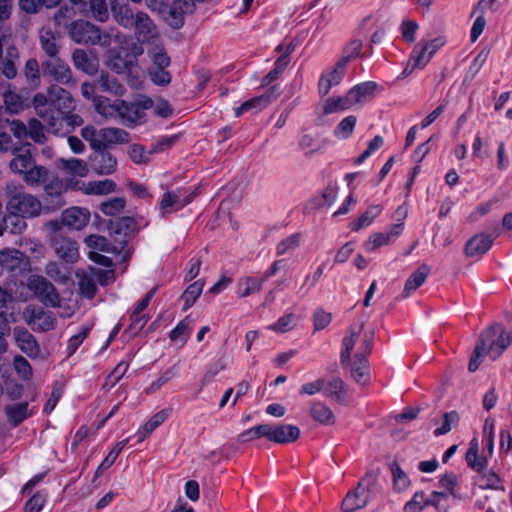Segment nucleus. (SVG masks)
<instances>
[{
    "instance_id": "obj_47",
    "label": "nucleus",
    "mask_w": 512,
    "mask_h": 512,
    "mask_svg": "<svg viewBox=\"0 0 512 512\" xmlns=\"http://www.w3.org/2000/svg\"><path fill=\"white\" fill-rule=\"evenodd\" d=\"M433 56L428 53L426 49H424L423 45L420 43L413 49L411 54L409 65L412 66V69H422L424 68Z\"/></svg>"
},
{
    "instance_id": "obj_13",
    "label": "nucleus",
    "mask_w": 512,
    "mask_h": 512,
    "mask_svg": "<svg viewBox=\"0 0 512 512\" xmlns=\"http://www.w3.org/2000/svg\"><path fill=\"white\" fill-rule=\"evenodd\" d=\"M25 182L32 186L43 185L46 189L54 188L57 177L44 166L32 165L24 176Z\"/></svg>"
},
{
    "instance_id": "obj_51",
    "label": "nucleus",
    "mask_w": 512,
    "mask_h": 512,
    "mask_svg": "<svg viewBox=\"0 0 512 512\" xmlns=\"http://www.w3.org/2000/svg\"><path fill=\"white\" fill-rule=\"evenodd\" d=\"M362 47L363 43L360 39H352L343 48V54L339 60L347 65L352 59L361 56Z\"/></svg>"
},
{
    "instance_id": "obj_45",
    "label": "nucleus",
    "mask_w": 512,
    "mask_h": 512,
    "mask_svg": "<svg viewBox=\"0 0 512 512\" xmlns=\"http://www.w3.org/2000/svg\"><path fill=\"white\" fill-rule=\"evenodd\" d=\"M203 287L204 282L202 280H197L188 286L181 296L184 301L183 310L189 309L195 303L196 299L201 295Z\"/></svg>"
},
{
    "instance_id": "obj_36",
    "label": "nucleus",
    "mask_w": 512,
    "mask_h": 512,
    "mask_svg": "<svg viewBox=\"0 0 512 512\" xmlns=\"http://www.w3.org/2000/svg\"><path fill=\"white\" fill-rule=\"evenodd\" d=\"M271 94L267 95H261L258 97H254L250 100L245 101L242 103L239 107L235 109V116L239 117L244 112L252 111V112H258L265 107L268 106L270 103Z\"/></svg>"
},
{
    "instance_id": "obj_34",
    "label": "nucleus",
    "mask_w": 512,
    "mask_h": 512,
    "mask_svg": "<svg viewBox=\"0 0 512 512\" xmlns=\"http://www.w3.org/2000/svg\"><path fill=\"white\" fill-rule=\"evenodd\" d=\"M324 395L328 398L343 403L346 397V385L340 378H332L329 381L325 380L323 388Z\"/></svg>"
},
{
    "instance_id": "obj_26",
    "label": "nucleus",
    "mask_w": 512,
    "mask_h": 512,
    "mask_svg": "<svg viewBox=\"0 0 512 512\" xmlns=\"http://www.w3.org/2000/svg\"><path fill=\"white\" fill-rule=\"evenodd\" d=\"M121 100L111 101L105 97H96L94 99L95 110L105 118H119L121 113Z\"/></svg>"
},
{
    "instance_id": "obj_59",
    "label": "nucleus",
    "mask_w": 512,
    "mask_h": 512,
    "mask_svg": "<svg viewBox=\"0 0 512 512\" xmlns=\"http://www.w3.org/2000/svg\"><path fill=\"white\" fill-rule=\"evenodd\" d=\"M130 159L136 164L148 163L151 159L152 150L147 151L144 146L140 144H132L128 150Z\"/></svg>"
},
{
    "instance_id": "obj_17",
    "label": "nucleus",
    "mask_w": 512,
    "mask_h": 512,
    "mask_svg": "<svg viewBox=\"0 0 512 512\" xmlns=\"http://www.w3.org/2000/svg\"><path fill=\"white\" fill-rule=\"evenodd\" d=\"M403 231V223L392 225L388 231L373 233L365 243L367 251H373L381 246L392 243Z\"/></svg>"
},
{
    "instance_id": "obj_33",
    "label": "nucleus",
    "mask_w": 512,
    "mask_h": 512,
    "mask_svg": "<svg viewBox=\"0 0 512 512\" xmlns=\"http://www.w3.org/2000/svg\"><path fill=\"white\" fill-rule=\"evenodd\" d=\"M479 444L477 439H472L466 452V462L469 467L478 473L482 472L487 466V459L478 455Z\"/></svg>"
},
{
    "instance_id": "obj_43",
    "label": "nucleus",
    "mask_w": 512,
    "mask_h": 512,
    "mask_svg": "<svg viewBox=\"0 0 512 512\" xmlns=\"http://www.w3.org/2000/svg\"><path fill=\"white\" fill-rule=\"evenodd\" d=\"M169 416V410L163 409L154 414L143 426V431L139 432V442L143 441L155 429H157Z\"/></svg>"
},
{
    "instance_id": "obj_48",
    "label": "nucleus",
    "mask_w": 512,
    "mask_h": 512,
    "mask_svg": "<svg viewBox=\"0 0 512 512\" xmlns=\"http://www.w3.org/2000/svg\"><path fill=\"white\" fill-rule=\"evenodd\" d=\"M24 75L29 85L37 87L40 85V69L39 63L35 58H30L26 61L24 66Z\"/></svg>"
},
{
    "instance_id": "obj_52",
    "label": "nucleus",
    "mask_w": 512,
    "mask_h": 512,
    "mask_svg": "<svg viewBox=\"0 0 512 512\" xmlns=\"http://www.w3.org/2000/svg\"><path fill=\"white\" fill-rule=\"evenodd\" d=\"M300 242H301V234L300 233H295V234H292V235L286 237L285 239H283L282 241H280L277 244V247H276L277 255H286V254L292 253L300 245Z\"/></svg>"
},
{
    "instance_id": "obj_49",
    "label": "nucleus",
    "mask_w": 512,
    "mask_h": 512,
    "mask_svg": "<svg viewBox=\"0 0 512 512\" xmlns=\"http://www.w3.org/2000/svg\"><path fill=\"white\" fill-rule=\"evenodd\" d=\"M61 167L68 170L70 173L84 177L88 173L87 164L85 161L77 158L60 159Z\"/></svg>"
},
{
    "instance_id": "obj_5",
    "label": "nucleus",
    "mask_w": 512,
    "mask_h": 512,
    "mask_svg": "<svg viewBox=\"0 0 512 512\" xmlns=\"http://www.w3.org/2000/svg\"><path fill=\"white\" fill-rule=\"evenodd\" d=\"M8 209L15 215L35 217L42 212V201L33 194H13Z\"/></svg>"
},
{
    "instance_id": "obj_25",
    "label": "nucleus",
    "mask_w": 512,
    "mask_h": 512,
    "mask_svg": "<svg viewBox=\"0 0 512 512\" xmlns=\"http://www.w3.org/2000/svg\"><path fill=\"white\" fill-rule=\"evenodd\" d=\"M13 152V159L9 162V167L12 172L17 174H23L25 176L26 171L34 164L33 157L29 149L23 150L22 148H16Z\"/></svg>"
},
{
    "instance_id": "obj_53",
    "label": "nucleus",
    "mask_w": 512,
    "mask_h": 512,
    "mask_svg": "<svg viewBox=\"0 0 512 512\" xmlns=\"http://www.w3.org/2000/svg\"><path fill=\"white\" fill-rule=\"evenodd\" d=\"M128 440H122L118 442L113 449L109 452V454L105 457V459L98 466L95 476H100L105 470H107L116 460L118 455L121 453Z\"/></svg>"
},
{
    "instance_id": "obj_16",
    "label": "nucleus",
    "mask_w": 512,
    "mask_h": 512,
    "mask_svg": "<svg viewBox=\"0 0 512 512\" xmlns=\"http://www.w3.org/2000/svg\"><path fill=\"white\" fill-rule=\"evenodd\" d=\"M349 370L351 378L358 384L366 385L370 380L369 363L362 353H357L354 360L349 359L348 367H343Z\"/></svg>"
},
{
    "instance_id": "obj_6",
    "label": "nucleus",
    "mask_w": 512,
    "mask_h": 512,
    "mask_svg": "<svg viewBox=\"0 0 512 512\" xmlns=\"http://www.w3.org/2000/svg\"><path fill=\"white\" fill-rule=\"evenodd\" d=\"M28 288L46 306L57 307L60 305V297L54 285L46 278L32 275L28 278Z\"/></svg>"
},
{
    "instance_id": "obj_11",
    "label": "nucleus",
    "mask_w": 512,
    "mask_h": 512,
    "mask_svg": "<svg viewBox=\"0 0 512 512\" xmlns=\"http://www.w3.org/2000/svg\"><path fill=\"white\" fill-rule=\"evenodd\" d=\"M502 0H480L477 6L471 12V17H476L471 28L470 40L475 42L484 31L486 19L484 12L486 9H492L496 4H500ZM508 2V0H504Z\"/></svg>"
},
{
    "instance_id": "obj_22",
    "label": "nucleus",
    "mask_w": 512,
    "mask_h": 512,
    "mask_svg": "<svg viewBox=\"0 0 512 512\" xmlns=\"http://www.w3.org/2000/svg\"><path fill=\"white\" fill-rule=\"evenodd\" d=\"M55 252L59 258L68 262L74 263L79 257L78 245L75 241L69 238H57L54 241Z\"/></svg>"
},
{
    "instance_id": "obj_31",
    "label": "nucleus",
    "mask_w": 512,
    "mask_h": 512,
    "mask_svg": "<svg viewBox=\"0 0 512 512\" xmlns=\"http://www.w3.org/2000/svg\"><path fill=\"white\" fill-rule=\"evenodd\" d=\"M377 88V84L372 81L364 82L354 86L349 90L348 97L352 104L366 101L371 97Z\"/></svg>"
},
{
    "instance_id": "obj_35",
    "label": "nucleus",
    "mask_w": 512,
    "mask_h": 512,
    "mask_svg": "<svg viewBox=\"0 0 512 512\" xmlns=\"http://www.w3.org/2000/svg\"><path fill=\"white\" fill-rule=\"evenodd\" d=\"M191 201L192 198L190 196L180 199L178 194H163L160 202V209L163 214L171 213L181 209Z\"/></svg>"
},
{
    "instance_id": "obj_29",
    "label": "nucleus",
    "mask_w": 512,
    "mask_h": 512,
    "mask_svg": "<svg viewBox=\"0 0 512 512\" xmlns=\"http://www.w3.org/2000/svg\"><path fill=\"white\" fill-rule=\"evenodd\" d=\"M309 412L313 420L322 425L335 424V416L333 411L321 401L313 402L310 406Z\"/></svg>"
},
{
    "instance_id": "obj_56",
    "label": "nucleus",
    "mask_w": 512,
    "mask_h": 512,
    "mask_svg": "<svg viewBox=\"0 0 512 512\" xmlns=\"http://www.w3.org/2000/svg\"><path fill=\"white\" fill-rule=\"evenodd\" d=\"M27 137H30L34 142L43 144L46 141L44 133V125L36 118L29 120L27 125Z\"/></svg>"
},
{
    "instance_id": "obj_19",
    "label": "nucleus",
    "mask_w": 512,
    "mask_h": 512,
    "mask_svg": "<svg viewBox=\"0 0 512 512\" xmlns=\"http://www.w3.org/2000/svg\"><path fill=\"white\" fill-rule=\"evenodd\" d=\"M90 214L86 209L72 207L62 213V223L72 229L80 230L89 222Z\"/></svg>"
},
{
    "instance_id": "obj_24",
    "label": "nucleus",
    "mask_w": 512,
    "mask_h": 512,
    "mask_svg": "<svg viewBox=\"0 0 512 512\" xmlns=\"http://www.w3.org/2000/svg\"><path fill=\"white\" fill-rule=\"evenodd\" d=\"M492 243L493 239L489 235L477 234L466 243L465 253L470 257L481 256L491 248Z\"/></svg>"
},
{
    "instance_id": "obj_12",
    "label": "nucleus",
    "mask_w": 512,
    "mask_h": 512,
    "mask_svg": "<svg viewBox=\"0 0 512 512\" xmlns=\"http://www.w3.org/2000/svg\"><path fill=\"white\" fill-rule=\"evenodd\" d=\"M345 69L346 64L338 60L331 69L322 73L318 83V90L321 96H326L333 86L338 85L342 81Z\"/></svg>"
},
{
    "instance_id": "obj_20",
    "label": "nucleus",
    "mask_w": 512,
    "mask_h": 512,
    "mask_svg": "<svg viewBox=\"0 0 512 512\" xmlns=\"http://www.w3.org/2000/svg\"><path fill=\"white\" fill-rule=\"evenodd\" d=\"M99 136L101 148H107L108 146L116 144H125L130 141V135L127 131L115 127L100 129Z\"/></svg>"
},
{
    "instance_id": "obj_57",
    "label": "nucleus",
    "mask_w": 512,
    "mask_h": 512,
    "mask_svg": "<svg viewBox=\"0 0 512 512\" xmlns=\"http://www.w3.org/2000/svg\"><path fill=\"white\" fill-rule=\"evenodd\" d=\"M475 484L481 489H498L500 487V479L493 472H480L475 478Z\"/></svg>"
},
{
    "instance_id": "obj_8",
    "label": "nucleus",
    "mask_w": 512,
    "mask_h": 512,
    "mask_svg": "<svg viewBox=\"0 0 512 512\" xmlns=\"http://www.w3.org/2000/svg\"><path fill=\"white\" fill-rule=\"evenodd\" d=\"M133 27L135 36L140 42H151L158 37L156 25L145 12L139 11L135 14Z\"/></svg>"
},
{
    "instance_id": "obj_38",
    "label": "nucleus",
    "mask_w": 512,
    "mask_h": 512,
    "mask_svg": "<svg viewBox=\"0 0 512 512\" xmlns=\"http://www.w3.org/2000/svg\"><path fill=\"white\" fill-rule=\"evenodd\" d=\"M58 118H60L59 128L57 130H48L53 134H64L70 132L76 126H80L83 122L82 118L73 113V111L62 113L61 115H58Z\"/></svg>"
},
{
    "instance_id": "obj_30",
    "label": "nucleus",
    "mask_w": 512,
    "mask_h": 512,
    "mask_svg": "<svg viewBox=\"0 0 512 512\" xmlns=\"http://www.w3.org/2000/svg\"><path fill=\"white\" fill-rule=\"evenodd\" d=\"M24 256L18 250H4L0 252V265L7 271L14 272L21 269Z\"/></svg>"
},
{
    "instance_id": "obj_46",
    "label": "nucleus",
    "mask_w": 512,
    "mask_h": 512,
    "mask_svg": "<svg viewBox=\"0 0 512 512\" xmlns=\"http://www.w3.org/2000/svg\"><path fill=\"white\" fill-rule=\"evenodd\" d=\"M353 104L350 102L348 94L345 97H331L325 100L323 104V113L331 114L350 108Z\"/></svg>"
},
{
    "instance_id": "obj_39",
    "label": "nucleus",
    "mask_w": 512,
    "mask_h": 512,
    "mask_svg": "<svg viewBox=\"0 0 512 512\" xmlns=\"http://www.w3.org/2000/svg\"><path fill=\"white\" fill-rule=\"evenodd\" d=\"M136 222L134 219L130 217H123L117 220L115 223H112L111 230L117 234L122 235L123 237L118 240L119 244H126L128 241V236L133 233L135 230Z\"/></svg>"
},
{
    "instance_id": "obj_55",
    "label": "nucleus",
    "mask_w": 512,
    "mask_h": 512,
    "mask_svg": "<svg viewBox=\"0 0 512 512\" xmlns=\"http://www.w3.org/2000/svg\"><path fill=\"white\" fill-rule=\"evenodd\" d=\"M59 3V0H19L20 8L26 13H37L43 6L51 8Z\"/></svg>"
},
{
    "instance_id": "obj_37",
    "label": "nucleus",
    "mask_w": 512,
    "mask_h": 512,
    "mask_svg": "<svg viewBox=\"0 0 512 512\" xmlns=\"http://www.w3.org/2000/svg\"><path fill=\"white\" fill-rule=\"evenodd\" d=\"M382 212V206L381 205H371L367 208V210L360 215V217L350 223L349 227L353 231H359L362 228H365L374 221L375 218H377L380 213Z\"/></svg>"
},
{
    "instance_id": "obj_63",
    "label": "nucleus",
    "mask_w": 512,
    "mask_h": 512,
    "mask_svg": "<svg viewBox=\"0 0 512 512\" xmlns=\"http://www.w3.org/2000/svg\"><path fill=\"white\" fill-rule=\"evenodd\" d=\"M125 207V199L115 197L111 200L103 202L100 206L101 211L107 216H115L119 214Z\"/></svg>"
},
{
    "instance_id": "obj_60",
    "label": "nucleus",
    "mask_w": 512,
    "mask_h": 512,
    "mask_svg": "<svg viewBox=\"0 0 512 512\" xmlns=\"http://www.w3.org/2000/svg\"><path fill=\"white\" fill-rule=\"evenodd\" d=\"M148 55L153 62V67L166 68L170 65V58L163 47L154 46L148 50Z\"/></svg>"
},
{
    "instance_id": "obj_54",
    "label": "nucleus",
    "mask_w": 512,
    "mask_h": 512,
    "mask_svg": "<svg viewBox=\"0 0 512 512\" xmlns=\"http://www.w3.org/2000/svg\"><path fill=\"white\" fill-rule=\"evenodd\" d=\"M97 83L100 89L104 92H110L118 95L123 91V86L116 80V78L111 77L107 73H101Z\"/></svg>"
},
{
    "instance_id": "obj_15",
    "label": "nucleus",
    "mask_w": 512,
    "mask_h": 512,
    "mask_svg": "<svg viewBox=\"0 0 512 512\" xmlns=\"http://www.w3.org/2000/svg\"><path fill=\"white\" fill-rule=\"evenodd\" d=\"M61 37L50 28L43 27L39 31V44L49 59L59 57L61 51Z\"/></svg>"
},
{
    "instance_id": "obj_32",
    "label": "nucleus",
    "mask_w": 512,
    "mask_h": 512,
    "mask_svg": "<svg viewBox=\"0 0 512 512\" xmlns=\"http://www.w3.org/2000/svg\"><path fill=\"white\" fill-rule=\"evenodd\" d=\"M369 496L362 494V490H356L349 492L344 500L342 501V510L344 512H353L361 509L367 505Z\"/></svg>"
},
{
    "instance_id": "obj_64",
    "label": "nucleus",
    "mask_w": 512,
    "mask_h": 512,
    "mask_svg": "<svg viewBox=\"0 0 512 512\" xmlns=\"http://www.w3.org/2000/svg\"><path fill=\"white\" fill-rule=\"evenodd\" d=\"M78 285H79L80 292L84 297L91 299L95 296L96 291H97V286H96L94 279L92 277H90L89 275L82 274L81 276H79Z\"/></svg>"
},
{
    "instance_id": "obj_7",
    "label": "nucleus",
    "mask_w": 512,
    "mask_h": 512,
    "mask_svg": "<svg viewBox=\"0 0 512 512\" xmlns=\"http://www.w3.org/2000/svg\"><path fill=\"white\" fill-rule=\"evenodd\" d=\"M23 317L33 330L45 332L52 330L55 326V318L52 313L44 311L42 308L28 306L23 312Z\"/></svg>"
},
{
    "instance_id": "obj_3",
    "label": "nucleus",
    "mask_w": 512,
    "mask_h": 512,
    "mask_svg": "<svg viewBox=\"0 0 512 512\" xmlns=\"http://www.w3.org/2000/svg\"><path fill=\"white\" fill-rule=\"evenodd\" d=\"M69 35L74 42L79 44H92L102 47H109L112 44L110 34L102 33L98 27L83 20L71 23Z\"/></svg>"
},
{
    "instance_id": "obj_42",
    "label": "nucleus",
    "mask_w": 512,
    "mask_h": 512,
    "mask_svg": "<svg viewBox=\"0 0 512 512\" xmlns=\"http://www.w3.org/2000/svg\"><path fill=\"white\" fill-rule=\"evenodd\" d=\"M19 53L14 46L8 47L6 51V58L1 63L2 73L8 78L13 79L17 75V68L15 61L18 60Z\"/></svg>"
},
{
    "instance_id": "obj_14",
    "label": "nucleus",
    "mask_w": 512,
    "mask_h": 512,
    "mask_svg": "<svg viewBox=\"0 0 512 512\" xmlns=\"http://www.w3.org/2000/svg\"><path fill=\"white\" fill-rule=\"evenodd\" d=\"M13 336L18 348L31 358H37L40 354V347L36 338L25 328L15 327Z\"/></svg>"
},
{
    "instance_id": "obj_58",
    "label": "nucleus",
    "mask_w": 512,
    "mask_h": 512,
    "mask_svg": "<svg viewBox=\"0 0 512 512\" xmlns=\"http://www.w3.org/2000/svg\"><path fill=\"white\" fill-rule=\"evenodd\" d=\"M3 100L7 110L11 113H18L24 108V101L22 97L14 91H5L3 93Z\"/></svg>"
},
{
    "instance_id": "obj_27",
    "label": "nucleus",
    "mask_w": 512,
    "mask_h": 512,
    "mask_svg": "<svg viewBox=\"0 0 512 512\" xmlns=\"http://www.w3.org/2000/svg\"><path fill=\"white\" fill-rule=\"evenodd\" d=\"M121 113L119 119L126 126H136L142 123L143 117L141 115V109L134 103H128L121 100L120 104Z\"/></svg>"
},
{
    "instance_id": "obj_18",
    "label": "nucleus",
    "mask_w": 512,
    "mask_h": 512,
    "mask_svg": "<svg viewBox=\"0 0 512 512\" xmlns=\"http://www.w3.org/2000/svg\"><path fill=\"white\" fill-rule=\"evenodd\" d=\"M74 66L88 75H94L99 68V62L95 55L84 49H75L72 53Z\"/></svg>"
},
{
    "instance_id": "obj_40",
    "label": "nucleus",
    "mask_w": 512,
    "mask_h": 512,
    "mask_svg": "<svg viewBox=\"0 0 512 512\" xmlns=\"http://www.w3.org/2000/svg\"><path fill=\"white\" fill-rule=\"evenodd\" d=\"M192 320L189 316L181 320L169 333V338L173 342H180L183 346L191 333Z\"/></svg>"
},
{
    "instance_id": "obj_44",
    "label": "nucleus",
    "mask_w": 512,
    "mask_h": 512,
    "mask_svg": "<svg viewBox=\"0 0 512 512\" xmlns=\"http://www.w3.org/2000/svg\"><path fill=\"white\" fill-rule=\"evenodd\" d=\"M113 16L115 21L124 28H132L134 25L135 14L128 5L113 7Z\"/></svg>"
},
{
    "instance_id": "obj_62",
    "label": "nucleus",
    "mask_w": 512,
    "mask_h": 512,
    "mask_svg": "<svg viewBox=\"0 0 512 512\" xmlns=\"http://www.w3.org/2000/svg\"><path fill=\"white\" fill-rule=\"evenodd\" d=\"M459 414L456 411H450L443 415L442 425L434 430L435 436L445 435L451 431L452 427L459 422Z\"/></svg>"
},
{
    "instance_id": "obj_2",
    "label": "nucleus",
    "mask_w": 512,
    "mask_h": 512,
    "mask_svg": "<svg viewBox=\"0 0 512 512\" xmlns=\"http://www.w3.org/2000/svg\"><path fill=\"white\" fill-rule=\"evenodd\" d=\"M510 342V333L498 324L484 330L470 358L469 371L475 372L479 368L484 355H488L492 360L497 359L507 349Z\"/></svg>"
},
{
    "instance_id": "obj_10",
    "label": "nucleus",
    "mask_w": 512,
    "mask_h": 512,
    "mask_svg": "<svg viewBox=\"0 0 512 512\" xmlns=\"http://www.w3.org/2000/svg\"><path fill=\"white\" fill-rule=\"evenodd\" d=\"M90 165L98 174H110L115 171L117 160L106 148L93 149Z\"/></svg>"
},
{
    "instance_id": "obj_28",
    "label": "nucleus",
    "mask_w": 512,
    "mask_h": 512,
    "mask_svg": "<svg viewBox=\"0 0 512 512\" xmlns=\"http://www.w3.org/2000/svg\"><path fill=\"white\" fill-rule=\"evenodd\" d=\"M5 414L11 425L18 426L32 415V411L29 410L27 402H21L6 406Z\"/></svg>"
},
{
    "instance_id": "obj_41",
    "label": "nucleus",
    "mask_w": 512,
    "mask_h": 512,
    "mask_svg": "<svg viewBox=\"0 0 512 512\" xmlns=\"http://www.w3.org/2000/svg\"><path fill=\"white\" fill-rule=\"evenodd\" d=\"M263 280L256 277H244L238 283V295L245 298L251 294L257 293L262 289Z\"/></svg>"
},
{
    "instance_id": "obj_9",
    "label": "nucleus",
    "mask_w": 512,
    "mask_h": 512,
    "mask_svg": "<svg viewBox=\"0 0 512 512\" xmlns=\"http://www.w3.org/2000/svg\"><path fill=\"white\" fill-rule=\"evenodd\" d=\"M300 437V429L291 424H267V439L278 444L295 442Z\"/></svg>"
},
{
    "instance_id": "obj_21",
    "label": "nucleus",
    "mask_w": 512,
    "mask_h": 512,
    "mask_svg": "<svg viewBox=\"0 0 512 512\" xmlns=\"http://www.w3.org/2000/svg\"><path fill=\"white\" fill-rule=\"evenodd\" d=\"M364 327L361 323L358 327H351L347 330L346 335L342 340V349L340 352V363L342 367H348L351 352L354 349L355 343Z\"/></svg>"
},
{
    "instance_id": "obj_61",
    "label": "nucleus",
    "mask_w": 512,
    "mask_h": 512,
    "mask_svg": "<svg viewBox=\"0 0 512 512\" xmlns=\"http://www.w3.org/2000/svg\"><path fill=\"white\" fill-rule=\"evenodd\" d=\"M42 212H51L64 205L62 194H41Z\"/></svg>"
},
{
    "instance_id": "obj_4",
    "label": "nucleus",
    "mask_w": 512,
    "mask_h": 512,
    "mask_svg": "<svg viewBox=\"0 0 512 512\" xmlns=\"http://www.w3.org/2000/svg\"><path fill=\"white\" fill-rule=\"evenodd\" d=\"M42 72L45 78L55 83L73 87L76 81L69 64L62 58L56 57L42 62Z\"/></svg>"
},
{
    "instance_id": "obj_1",
    "label": "nucleus",
    "mask_w": 512,
    "mask_h": 512,
    "mask_svg": "<svg viewBox=\"0 0 512 512\" xmlns=\"http://www.w3.org/2000/svg\"><path fill=\"white\" fill-rule=\"evenodd\" d=\"M32 105L37 116L44 121L47 130H57L60 119L58 115L73 111L75 101L69 91L57 84H51L46 94L34 95Z\"/></svg>"
},
{
    "instance_id": "obj_50",
    "label": "nucleus",
    "mask_w": 512,
    "mask_h": 512,
    "mask_svg": "<svg viewBox=\"0 0 512 512\" xmlns=\"http://www.w3.org/2000/svg\"><path fill=\"white\" fill-rule=\"evenodd\" d=\"M356 122L357 118L354 115L345 117L335 128L334 135L342 140L349 138L354 131Z\"/></svg>"
},
{
    "instance_id": "obj_23",
    "label": "nucleus",
    "mask_w": 512,
    "mask_h": 512,
    "mask_svg": "<svg viewBox=\"0 0 512 512\" xmlns=\"http://www.w3.org/2000/svg\"><path fill=\"white\" fill-rule=\"evenodd\" d=\"M429 272L430 268L427 264L419 266L406 280L401 294L402 298H407L416 291L426 281Z\"/></svg>"
}]
</instances>
